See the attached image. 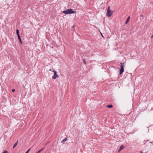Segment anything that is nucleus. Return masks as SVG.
Segmentation results:
<instances>
[{"label":"nucleus","instance_id":"nucleus-1","mask_svg":"<svg viewBox=\"0 0 153 153\" xmlns=\"http://www.w3.org/2000/svg\"><path fill=\"white\" fill-rule=\"evenodd\" d=\"M75 11H72L71 9H68L67 10H65L63 11L62 13L65 14H72L75 13Z\"/></svg>","mask_w":153,"mask_h":153},{"label":"nucleus","instance_id":"nucleus-2","mask_svg":"<svg viewBox=\"0 0 153 153\" xmlns=\"http://www.w3.org/2000/svg\"><path fill=\"white\" fill-rule=\"evenodd\" d=\"M121 65H120V74H122L124 71V67L125 66V63L121 62L120 63Z\"/></svg>","mask_w":153,"mask_h":153},{"label":"nucleus","instance_id":"nucleus-3","mask_svg":"<svg viewBox=\"0 0 153 153\" xmlns=\"http://www.w3.org/2000/svg\"><path fill=\"white\" fill-rule=\"evenodd\" d=\"M113 11H112L110 9V7L108 6L107 8V16L108 17H110L113 14Z\"/></svg>","mask_w":153,"mask_h":153},{"label":"nucleus","instance_id":"nucleus-4","mask_svg":"<svg viewBox=\"0 0 153 153\" xmlns=\"http://www.w3.org/2000/svg\"><path fill=\"white\" fill-rule=\"evenodd\" d=\"M52 72H53L54 73V75L52 77V78L53 79H55L56 78L59 77V76L57 74V72L56 71L54 70L52 71Z\"/></svg>","mask_w":153,"mask_h":153},{"label":"nucleus","instance_id":"nucleus-5","mask_svg":"<svg viewBox=\"0 0 153 153\" xmlns=\"http://www.w3.org/2000/svg\"><path fill=\"white\" fill-rule=\"evenodd\" d=\"M18 141H17L14 144L13 147V149H14L15 147L18 144Z\"/></svg>","mask_w":153,"mask_h":153},{"label":"nucleus","instance_id":"nucleus-6","mask_svg":"<svg viewBox=\"0 0 153 153\" xmlns=\"http://www.w3.org/2000/svg\"><path fill=\"white\" fill-rule=\"evenodd\" d=\"M124 146L123 145H121L120 147V149L118 152H119L122 149L124 148Z\"/></svg>","mask_w":153,"mask_h":153},{"label":"nucleus","instance_id":"nucleus-7","mask_svg":"<svg viewBox=\"0 0 153 153\" xmlns=\"http://www.w3.org/2000/svg\"><path fill=\"white\" fill-rule=\"evenodd\" d=\"M18 36V39L19 40V42H20V43H21V44H22V40H21V37H20V36Z\"/></svg>","mask_w":153,"mask_h":153},{"label":"nucleus","instance_id":"nucleus-8","mask_svg":"<svg viewBox=\"0 0 153 153\" xmlns=\"http://www.w3.org/2000/svg\"><path fill=\"white\" fill-rule=\"evenodd\" d=\"M130 19V17H128L127 19V20H126V24H127L129 22V20Z\"/></svg>","mask_w":153,"mask_h":153},{"label":"nucleus","instance_id":"nucleus-9","mask_svg":"<svg viewBox=\"0 0 153 153\" xmlns=\"http://www.w3.org/2000/svg\"><path fill=\"white\" fill-rule=\"evenodd\" d=\"M67 140V137L65 138L64 139L62 140L61 141V143H64Z\"/></svg>","mask_w":153,"mask_h":153},{"label":"nucleus","instance_id":"nucleus-10","mask_svg":"<svg viewBox=\"0 0 153 153\" xmlns=\"http://www.w3.org/2000/svg\"><path fill=\"white\" fill-rule=\"evenodd\" d=\"M107 107L108 108H111L113 107V105H107Z\"/></svg>","mask_w":153,"mask_h":153},{"label":"nucleus","instance_id":"nucleus-11","mask_svg":"<svg viewBox=\"0 0 153 153\" xmlns=\"http://www.w3.org/2000/svg\"><path fill=\"white\" fill-rule=\"evenodd\" d=\"M16 33L18 36H20L19 34V30L18 29L16 30Z\"/></svg>","mask_w":153,"mask_h":153},{"label":"nucleus","instance_id":"nucleus-12","mask_svg":"<svg viewBox=\"0 0 153 153\" xmlns=\"http://www.w3.org/2000/svg\"><path fill=\"white\" fill-rule=\"evenodd\" d=\"M43 148H42L40 150H39V151H38L36 153H39L41 152L43 149Z\"/></svg>","mask_w":153,"mask_h":153},{"label":"nucleus","instance_id":"nucleus-13","mask_svg":"<svg viewBox=\"0 0 153 153\" xmlns=\"http://www.w3.org/2000/svg\"><path fill=\"white\" fill-rule=\"evenodd\" d=\"M83 61L84 63L86 64V63L85 60L84 59H83Z\"/></svg>","mask_w":153,"mask_h":153},{"label":"nucleus","instance_id":"nucleus-14","mask_svg":"<svg viewBox=\"0 0 153 153\" xmlns=\"http://www.w3.org/2000/svg\"><path fill=\"white\" fill-rule=\"evenodd\" d=\"M30 150V149H29L25 153H28Z\"/></svg>","mask_w":153,"mask_h":153},{"label":"nucleus","instance_id":"nucleus-15","mask_svg":"<svg viewBox=\"0 0 153 153\" xmlns=\"http://www.w3.org/2000/svg\"><path fill=\"white\" fill-rule=\"evenodd\" d=\"M8 152L7 151H5L4 152H3L2 153H8Z\"/></svg>","mask_w":153,"mask_h":153},{"label":"nucleus","instance_id":"nucleus-16","mask_svg":"<svg viewBox=\"0 0 153 153\" xmlns=\"http://www.w3.org/2000/svg\"><path fill=\"white\" fill-rule=\"evenodd\" d=\"M15 91V89H12V91L13 92H14Z\"/></svg>","mask_w":153,"mask_h":153},{"label":"nucleus","instance_id":"nucleus-17","mask_svg":"<svg viewBox=\"0 0 153 153\" xmlns=\"http://www.w3.org/2000/svg\"><path fill=\"white\" fill-rule=\"evenodd\" d=\"M101 35L103 37V36L102 34L101 33Z\"/></svg>","mask_w":153,"mask_h":153},{"label":"nucleus","instance_id":"nucleus-18","mask_svg":"<svg viewBox=\"0 0 153 153\" xmlns=\"http://www.w3.org/2000/svg\"><path fill=\"white\" fill-rule=\"evenodd\" d=\"M151 38H153V34H152V36H151Z\"/></svg>","mask_w":153,"mask_h":153},{"label":"nucleus","instance_id":"nucleus-19","mask_svg":"<svg viewBox=\"0 0 153 153\" xmlns=\"http://www.w3.org/2000/svg\"><path fill=\"white\" fill-rule=\"evenodd\" d=\"M152 144L153 143V142H150Z\"/></svg>","mask_w":153,"mask_h":153},{"label":"nucleus","instance_id":"nucleus-20","mask_svg":"<svg viewBox=\"0 0 153 153\" xmlns=\"http://www.w3.org/2000/svg\"><path fill=\"white\" fill-rule=\"evenodd\" d=\"M141 17H143V15H141Z\"/></svg>","mask_w":153,"mask_h":153},{"label":"nucleus","instance_id":"nucleus-21","mask_svg":"<svg viewBox=\"0 0 153 153\" xmlns=\"http://www.w3.org/2000/svg\"><path fill=\"white\" fill-rule=\"evenodd\" d=\"M49 71H51V69H49Z\"/></svg>","mask_w":153,"mask_h":153},{"label":"nucleus","instance_id":"nucleus-22","mask_svg":"<svg viewBox=\"0 0 153 153\" xmlns=\"http://www.w3.org/2000/svg\"><path fill=\"white\" fill-rule=\"evenodd\" d=\"M152 69H153V66Z\"/></svg>","mask_w":153,"mask_h":153}]
</instances>
